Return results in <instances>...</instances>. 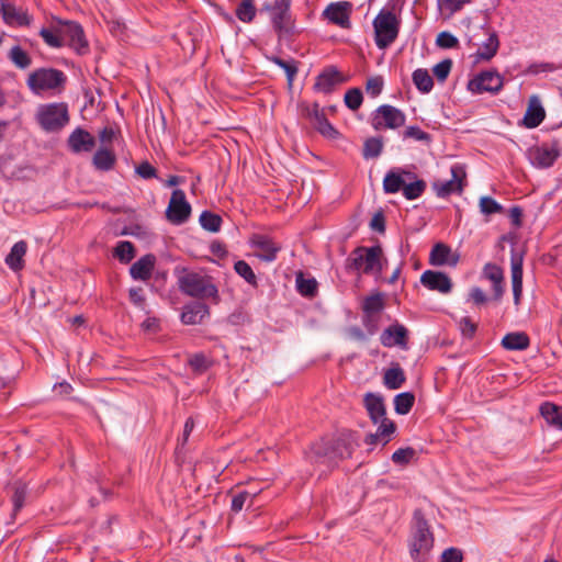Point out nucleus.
Masks as SVG:
<instances>
[{
	"label": "nucleus",
	"mask_w": 562,
	"mask_h": 562,
	"mask_svg": "<svg viewBox=\"0 0 562 562\" xmlns=\"http://www.w3.org/2000/svg\"><path fill=\"white\" fill-rule=\"evenodd\" d=\"M356 447H358V442L355 434L344 430L336 438L322 439L313 445L310 458L312 462L330 465L339 460L350 458Z\"/></svg>",
	"instance_id": "f257e3e1"
},
{
	"label": "nucleus",
	"mask_w": 562,
	"mask_h": 562,
	"mask_svg": "<svg viewBox=\"0 0 562 562\" xmlns=\"http://www.w3.org/2000/svg\"><path fill=\"white\" fill-rule=\"evenodd\" d=\"M292 0L266 1L260 13L268 15L272 30L279 40L289 38L295 32V18L291 11Z\"/></svg>",
	"instance_id": "f03ea898"
},
{
	"label": "nucleus",
	"mask_w": 562,
	"mask_h": 562,
	"mask_svg": "<svg viewBox=\"0 0 562 562\" xmlns=\"http://www.w3.org/2000/svg\"><path fill=\"white\" fill-rule=\"evenodd\" d=\"M395 3H389L374 18V42L378 48L385 49L397 38L401 29V18L394 12Z\"/></svg>",
	"instance_id": "7ed1b4c3"
},
{
	"label": "nucleus",
	"mask_w": 562,
	"mask_h": 562,
	"mask_svg": "<svg viewBox=\"0 0 562 562\" xmlns=\"http://www.w3.org/2000/svg\"><path fill=\"white\" fill-rule=\"evenodd\" d=\"M415 531L411 542V557L422 562L434 546V537L420 510L414 513Z\"/></svg>",
	"instance_id": "20e7f679"
},
{
	"label": "nucleus",
	"mask_w": 562,
	"mask_h": 562,
	"mask_svg": "<svg viewBox=\"0 0 562 562\" xmlns=\"http://www.w3.org/2000/svg\"><path fill=\"white\" fill-rule=\"evenodd\" d=\"M36 120L45 132H58L69 122L68 106L65 103L41 105L36 113Z\"/></svg>",
	"instance_id": "39448f33"
},
{
	"label": "nucleus",
	"mask_w": 562,
	"mask_h": 562,
	"mask_svg": "<svg viewBox=\"0 0 562 562\" xmlns=\"http://www.w3.org/2000/svg\"><path fill=\"white\" fill-rule=\"evenodd\" d=\"M180 290L193 297L217 299V288L210 281L209 278L203 277L195 272H188L179 278Z\"/></svg>",
	"instance_id": "423d86ee"
},
{
	"label": "nucleus",
	"mask_w": 562,
	"mask_h": 562,
	"mask_svg": "<svg viewBox=\"0 0 562 562\" xmlns=\"http://www.w3.org/2000/svg\"><path fill=\"white\" fill-rule=\"evenodd\" d=\"M300 114L302 117L308 120L313 127L324 137L336 139L339 132L329 123L326 117L325 110L318 103L312 104L303 101L299 104Z\"/></svg>",
	"instance_id": "0eeeda50"
},
{
	"label": "nucleus",
	"mask_w": 562,
	"mask_h": 562,
	"mask_svg": "<svg viewBox=\"0 0 562 562\" xmlns=\"http://www.w3.org/2000/svg\"><path fill=\"white\" fill-rule=\"evenodd\" d=\"M65 81L66 77L63 71L53 68H41L30 74L27 86L33 92L40 93L56 89L63 86Z\"/></svg>",
	"instance_id": "6e6552de"
},
{
	"label": "nucleus",
	"mask_w": 562,
	"mask_h": 562,
	"mask_svg": "<svg viewBox=\"0 0 562 562\" xmlns=\"http://www.w3.org/2000/svg\"><path fill=\"white\" fill-rule=\"evenodd\" d=\"M451 179L448 181H434L431 187L438 198H447L452 193H461L465 186L467 172L462 165L454 164L451 169Z\"/></svg>",
	"instance_id": "1a4fd4ad"
},
{
	"label": "nucleus",
	"mask_w": 562,
	"mask_h": 562,
	"mask_svg": "<svg viewBox=\"0 0 562 562\" xmlns=\"http://www.w3.org/2000/svg\"><path fill=\"white\" fill-rule=\"evenodd\" d=\"M191 215V205L186 199V193L176 189L171 193V198L166 210V216L172 224L180 225L188 221Z\"/></svg>",
	"instance_id": "9d476101"
},
{
	"label": "nucleus",
	"mask_w": 562,
	"mask_h": 562,
	"mask_svg": "<svg viewBox=\"0 0 562 562\" xmlns=\"http://www.w3.org/2000/svg\"><path fill=\"white\" fill-rule=\"evenodd\" d=\"M405 114L396 109L395 106L384 104L375 110V114L372 120V126L374 130L381 128H397L405 124Z\"/></svg>",
	"instance_id": "9b49d317"
},
{
	"label": "nucleus",
	"mask_w": 562,
	"mask_h": 562,
	"mask_svg": "<svg viewBox=\"0 0 562 562\" xmlns=\"http://www.w3.org/2000/svg\"><path fill=\"white\" fill-rule=\"evenodd\" d=\"M560 148L558 142L550 144L544 143L540 146L531 147L528 150V157L532 166L537 168H549L560 156Z\"/></svg>",
	"instance_id": "f8f14e48"
},
{
	"label": "nucleus",
	"mask_w": 562,
	"mask_h": 562,
	"mask_svg": "<svg viewBox=\"0 0 562 562\" xmlns=\"http://www.w3.org/2000/svg\"><path fill=\"white\" fill-rule=\"evenodd\" d=\"M60 34L63 38V46L68 44L78 54H86L88 52V42L85 38L83 29L80 24L67 21L61 24Z\"/></svg>",
	"instance_id": "ddd939ff"
},
{
	"label": "nucleus",
	"mask_w": 562,
	"mask_h": 562,
	"mask_svg": "<svg viewBox=\"0 0 562 562\" xmlns=\"http://www.w3.org/2000/svg\"><path fill=\"white\" fill-rule=\"evenodd\" d=\"M503 88V78L496 71H482L468 82V89L473 93H497Z\"/></svg>",
	"instance_id": "4468645a"
},
{
	"label": "nucleus",
	"mask_w": 562,
	"mask_h": 562,
	"mask_svg": "<svg viewBox=\"0 0 562 562\" xmlns=\"http://www.w3.org/2000/svg\"><path fill=\"white\" fill-rule=\"evenodd\" d=\"M351 11L352 4L348 1L331 2L323 11V16L333 24L348 29L350 27Z\"/></svg>",
	"instance_id": "2eb2a0df"
},
{
	"label": "nucleus",
	"mask_w": 562,
	"mask_h": 562,
	"mask_svg": "<svg viewBox=\"0 0 562 562\" xmlns=\"http://www.w3.org/2000/svg\"><path fill=\"white\" fill-rule=\"evenodd\" d=\"M250 245L258 250L257 257L267 262L276 260L278 252L281 250V246L279 244L269 236L262 234H255L250 238Z\"/></svg>",
	"instance_id": "dca6fc26"
},
{
	"label": "nucleus",
	"mask_w": 562,
	"mask_h": 562,
	"mask_svg": "<svg viewBox=\"0 0 562 562\" xmlns=\"http://www.w3.org/2000/svg\"><path fill=\"white\" fill-rule=\"evenodd\" d=\"M407 340L408 329L397 322L386 327L380 336L381 344L387 348L397 346L407 349Z\"/></svg>",
	"instance_id": "f3484780"
},
{
	"label": "nucleus",
	"mask_w": 562,
	"mask_h": 562,
	"mask_svg": "<svg viewBox=\"0 0 562 562\" xmlns=\"http://www.w3.org/2000/svg\"><path fill=\"white\" fill-rule=\"evenodd\" d=\"M420 283L431 291L448 294L452 290V281L447 273L441 271L426 270L420 276Z\"/></svg>",
	"instance_id": "a211bd4d"
},
{
	"label": "nucleus",
	"mask_w": 562,
	"mask_h": 562,
	"mask_svg": "<svg viewBox=\"0 0 562 562\" xmlns=\"http://www.w3.org/2000/svg\"><path fill=\"white\" fill-rule=\"evenodd\" d=\"M522 262L524 256L516 249H512L510 268H512V288L515 305H519L522 295Z\"/></svg>",
	"instance_id": "6ab92c4d"
},
{
	"label": "nucleus",
	"mask_w": 562,
	"mask_h": 562,
	"mask_svg": "<svg viewBox=\"0 0 562 562\" xmlns=\"http://www.w3.org/2000/svg\"><path fill=\"white\" fill-rule=\"evenodd\" d=\"M67 145L74 154L90 153L95 147V138L88 131L77 127L69 135Z\"/></svg>",
	"instance_id": "aec40b11"
},
{
	"label": "nucleus",
	"mask_w": 562,
	"mask_h": 562,
	"mask_svg": "<svg viewBox=\"0 0 562 562\" xmlns=\"http://www.w3.org/2000/svg\"><path fill=\"white\" fill-rule=\"evenodd\" d=\"M363 265L362 268L363 274H381L383 271V250L380 245H375L372 247H366V251H363Z\"/></svg>",
	"instance_id": "412c9836"
},
{
	"label": "nucleus",
	"mask_w": 562,
	"mask_h": 562,
	"mask_svg": "<svg viewBox=\"0 0 562 562\" xmlns=\"http://www.w3.org/2000/svg\"><path fill=\"white\" fill-rule=\"evenodd\" d=\"M459 262V255L453 254L450 246L443 243H437L431 248L429 255V263L431 266H445L456 267Z\"/></svg>",
	"instance_id": "4be33fe9"
},
{
	"label": "nucleus",
	"mask_w": 562,
	"mask_h": 562,
	"mask_svg": "<svg viewBox=\"0 0 562 562\" xmlns=\"http://www.w3.org/2000/svg\"><path fill=\"white\" fill-rule=\"evenodd\" d=\"M342 81L341 74L335 67H327L316 77L314 89L323 93H330Z\"/></svg>",
	"instance_id": "5701e85b"
},
{
	"label": "nucleus",
	"mask_w": 562,
	"mask_h": 562,
	"mask_svg": "<svg viewBox=\"0 0 562 562\" xmlns=\"http://www.w3.org/2000/svg\"><path fill=\"white\" fill-rule=\"evenodd\" d=\"M210 315L209 306L202 302H192L183 307L181 321L186 325L201 324Z\"/></svg>",
	"instance_id": "b1692460"
},
{
	"label": "nucleus",
	"mask_w": 562,
	"mask_h": 562,
	"mask_svg": "<svg viewBox=\"0 0 562 562\" xmlns=\"http://www.w3.org/2000/svg\"><path fill=\"white\" fill-rule=\"evenodd\" d=\"M156 257L151 254L140 257L130 268V274L134 280L147 281L155 268Z\"/></svg>",
	"instance_id": "393cba45"
},
{
	"label": "nucleus",
	"mask_w": 562,
	"mask_h": 562,
	"mask_svg": "<svg viewBox=\"0 0 562 562\" xmlns=\"http://www.w3.org/2000/svg\"><path fill=\"white\" fill-rule=\"evenodd\" d=\"M364 407L373 424H378L386 415L383 398L373 393H367L363 398Z\"/></svg>",
	"instance_id": "a878e982"
},
{
	"label": "nucleus",
	"mask_w": 562,
	"mask_h": 562,
	"mask_svg": "<svg viewBox=\"0 0 562 562\" xmlns=\"http://www.w3.org/2000/svg\"><path fill=\"white\" fill-rule=\"evenodd\" d=\"M0 11L4 23L10 26H24L29 25L31 22V18L25 12L16 10L11 3H2Z\"/></svg>",
	"instance_id": "bb28decb"
},
{
	"label": "nucleus",
	"mask_w": 562,
	"mask_h": 562,
	"mask_svg": "<svg viewBox=\"0 0 562 562\" xmlns=\"http://www.w3.org/2000/svg\"><path fill=\"white\" fill-rule=\"evenodd\" d=\"M544 117L546 112L543 106L536 97L531 98L524 116L525 126L528 128H535L542 123Z\"/></svg>",
	"instance_id": "cd10ccee"
},
{
	"label": "nucleus",
	"mask_w": 562,
	"mask_h": 562,
	"mask_svg": "<svg viewBox=\"0 0 562 562\" xmlns=\"http://www.w3.org/2000/svg\"><path fill=\"white\" fill-rule=\"evenodd\" d=\"M402 175L406 176L407 179L415 177L414 173L405 170L401 172L389 171L383 180V190L385 193H397L400 190H403L405 179Z\"/></svg>",
	"instance_id": "c85d7f7f"
},
{
	"label": "nucleus",
	"mask_w": 562,
	"mask_h": 562,
	"mask_svg": "<svg viewBox=\"0 0 562 562\" xmlns=\"http://www.w3.org/2000/svg\"><path fill=\"white\" fill-rule=\"evenodd\" d=\"M116 157L114 151L106 147L99 148L92 157L93 167L100 171L111 170L114 167Z\"/></svg>",
	"instance_id": "c756f323"
},
{
	"label": "nucleus",
	"mask_w": 562,
	"mask_h": 562,
	"mask_svg": "<svg viewBox=\"0 0 562 562\" xmlns=\"http://www.w3.org/2000/svg\"><path fill=\"white\" fill-rule=\"evenodd\" d=\"M27 244L24 240L15 243L9 255L5 257V263L13 271H19L24 267L23 257L26 254Z\"/></svg>",
	"instance_id": "7c9ffc66"
},
{
	"label": "nucleus",
	"mask_w": 562,
	"mask_h": 562,
	"mask_svg": "<svg viewBox=\"0 0 562 562\" xmlns=\"http://www.w3.org/2000/svg\"><path fill=\"white\" fill-rule=\"evenodd\" d=\"M529 345L530 339L524 331L509 333L502 339V346L506 350H525Z\"/></svg>",
	"instance_id": "2f4dec72"
},
{
	"label": "nucleus",
	"mask_w": 562,
	"mask_h": 562,
	"mask_svg": "<svg viewBox=\"0 0 562 562\" xmlns=\"http://www.w3.org/2000/svg\"><path fill=\"white\" fill-rule=\"evenodd\" d=\"M540 413L548 424L562 429V407L561 406L546 402L540 406Z\"/></svg>",
	"instance_id": "473e14b6"
},
{
	"label": "nucleus",
	"mask_w": 562,
	"mask_h": 562,
	"mask_svg": "<svg viewBox=\"0 0 562 562\" xmlns=\"http://www.w3.org/2000/svg\"><path fill=\"white\" fill-rule=\"evenodd\" d=\"M498 47L499 41L496 32H490L487 40L483 43L482 47L476 53L477 59H492L496 55Z\"/></svg>",
	"instance_id": "72a5a7b5"
},
{
	"label": "nucleus",
	"mask_w": 562,
	"mask_h": 562,
	"mask_svg": "<svg viewBox=\"0 0 562 562\" xmlns=\"http://www.w3.org/2000/svg\"><path fill=\"white\" fill-rule=\"evenodd\" d=\"M363 251H366V246H358L350 252L345 262L348 272L362 273V268H364Z\"/></svg>",
	"instance_id": "f704fd0d"
},
{
	"label": "nucleus",
	"mask_w": 562,
	"mask_h": 562,
	"mask_svg": "<svg viewBox=\"0 0 562 562\" xmlns=\"http://www.w3.org/2000/svg\"><path fill=\"white\" fill-rule=\"evenodd\" d=\"M405 380L406 378L404 371L398 364L390 368L384 373V384L390 390L400 389L405 382Z\"/></svg>",
	"instance_id": "c9c22d12"
},
{
	"label": "nucleus",
	"mask_w": 562,
	"mask_h": 562,
	"mask_svg": "<svg viewBox=\"0 0 562 562\" xmlns=\"http://www.w3.org/2000/svg\"><path fill=\"white\" fill-rule=\"evenodd\" d=\"M413 82L422 93H428L434 87V80L427 69L418 68L413 72Z\"/></svg>",
	"instance_id": "e433bc0d"
},
{
	"label": "nucleus",
	"mask_w": 562,
	"mask_h": 562,
	"mask_svg": "<svg viewBox=\"0 0 562 562\" xmlns=\"http://www.w3.org/2000/svg\"><path fill=\"white\" fill-rule=\"evenodd\" d=\"M113 256L122 263H128L135 257V247L128 240H121L116 244Z\"/></svg>",
	"instance_id": "4c0bfd02"
},
{
	"label": "nucleus",
	"mask_w": 562,
	"mask_h": 562,
	"mask_svg": "<svg viewBox=\"0 0 562 562\" xmlns=\"http://www.w3.org/2000/svg\"><path fill=\"white\" fill-rule=\"evenodd\" d=\"M384 307L383 297L380 293L370 295L364 299L362 310L368 318L376 316Z\"/></svg>",
	"instance_id": "58836bf2"
},
{
	"label": "nucleus",
	"mask_w": 562,
	"mask_h": 562,
	"mask_svg": "<svg viewBox=\"0 0 562 562\" xmlns=\"http://www.w3.org/2000/svg\"><path fill=\"white\" fill-rule=\"evenodd\" d=\"M257 9L252 0H241L235 10L237 19L244 23H251L256 18Z\"/></svg>",
	"instance_id": "ea45409f"
},
{
	"label": "nucleus",
	"mask_w": 562,
	"mask_h": 562,
	"mask_svg": "<svg viewBox=\"0 0 562 562\" xmlns=\"http://www.w3.org/2000/svg\"><path fill=\"white\" fill-rule=\"evenodd\" d=\"M199 222L205 231L217 233L221 229L222 217L213 212L203 211L200 215Z\"/></svg>",
	"instance_id": "a19ab883"
},
{
	"label": "nucleus",
	"mask_w": 562,
	"mask_h": 562,
	"mask_svg": "<svg viewBox=\"0 0 562 562\" xmlns=\"http://www.w3.org/2000/svg\"><path fill=\"white\" fill-rule=\"evenodd\" d=\"M415 396L409 392L400 393L394 397V408L400 415H406L412 409Z\"/></svg>",
	"instance_id": "79ce46f5"
},
{
	"label": "nucleus",
	"mask_w": 562,
	"mask_h": 562,
	"mask_svg": "<svg viewBox=\"0 0 562 562\" xmlns=\"http://www.w3.org/2000/svg\"><path fill=\"white\" fill-rule=\"evenodd\" d=\"M426 182L422 179L415 180L411 183L404 182L403 195L407 200H415L419 198L426 190Z\"/></svg>",
	"instance_id": "37998d69"
},
{
	"label": "nucleus",
	"mask_w": 562,
	"mask_h": 562,
	"mask_svg": "<svg viewBox=\"0 0 562 562\" xmlns=\"http://www.w3.org/2000/svg\"><path fill=\"white\" fill-rule=\"evenodd\" d=\"M10 60L21 69L27 68L32 60L26 52H24L20 46H13L9 52Z\"/></svg>",
	"instance_id": "c03bdc74"
},
{
	"label": "nucleus",
	"mask_w": 562,
	"mask_h": 562,
	"mask_svg": "<svg viewBox=\"0 0 562 562\" xmlns=\"http://www.w3.org/2000/svg\"><path fill=\"white\" fill-rule=\"evenodd\" d=\"M382 149V139L378 137H371L364 142L362 155L366 159L376 158L381 155Z\"/></svg>",
	"instance_id": "a18cd8bd"
},
{
	"label": "nucleus",
	"mask_w": 562,
	"mask_h": 562,
	"mask_svg": "<svg viewBox=\"0 0 562 562\" xmlns=\"http://www.w3.org/2000/svg\"><path fill=\"white\" fill-rule=\"evenodd\" d=\"M234 270L248 284L254 285V286L257 285V277H256L252 268L245 260L236 261L234 265Z\"/></svg>",
	"instance_id": "49530a36"
},
{
	"label": "nucleus",
	"mask_w": 562,
	"mask_h": 562,
	"mask_svg": "<svg viewBox=\"0 0 562 562\" xmlns=\"http://www.w3.org/2000/svg\"><path fill=\"white\" fill-rule=\"evenodd\" d=\"M296 289L303 296H314L317 291V282L315 279H305L303 273L296 277Z\"/></svg>",
	"instance_id": "de8ad7c7"
},
{
	"label": "nucleus",
	"mask_w": 562,
	"mask_h": 562,
	"mask_svg": "<svg viewBox=\"0 0 562 562\" xmlns=\"http://www.w3.org/2000/svg\"><path fill=\"white\" fill-rule=\"evenodd\" d=\"M379 423L380 425L376 429V434L381 437V442L386 445L396 429L395 424L386 417L381 418Z\"/></svg>",
	"instance_id": "09e8293b"
},
{
	"label": "nucleus",
	"mask_w": 562,
	"mask_h": 562,
	"mask_svg": "<svg viewBox=\"0 0 562 562\" xmlns=\"http://www.w3.org/2000/svg\"><path fill=\"white\" fill-rule=\"evenodd\" d=\"M272 60L276 65H278L280 68L284 70L288 79V85L291 87L294 81V78L297 75V67L295 65V61L284 60L279 57H274Z\"/></svg>",
	"instance_id": "8fccbe9b"
},
{
	"label": "nucleus",
	"mask_w": 562,
	"mask_h": 562,
	"mask_svg": "<svg viewBox=\"0 0 562 562\" xmlns=\"http://www.w3.org/2000/svg\"><path fill=\"white\" fill-rule=\"evenodd\" d=\"M27 488L24 484L18 483L14 485L12 495L13 515H15L23 506L26 498Z\"/></svg>",
	"instance_id": "3c124183"
},
{
	"label": "nucleus",
	"mask_w": 562,
	"mask_h": 562,
	"mask_svg": "<svg viewBox=\"0 0 562 562\" xmlns=\"http://www.w3.org/2000/svg\"><path fill=\"white\" fill-rule=\"evenodd\" d=\"M363 101L362 91L358 88L349 89L345 94V104L352 111L358 110Z\"/></svg>",
	"instance_id": "603ef678"
},
{
	"label": "nucleus",
	"mask_w": 562,
	"mask_h": 562,
	"mask_svg": "<svg viewBox=\"0 0 562 562\" xmlns=\"http://www.w3.org/2000/svg\"><path fill=\"white\" fill-rule=\"evenodd\" d=\"M480 211L485 215L501 213L503 206L491 196H482L480 199Z\"/></svg>",
	"instance_id": "864d4df0"
},
{
	"label": "nucleus",
	"mask_w": 562,
	"mask_h": 562,
	"mask_svg": "<svg viewBox=\"0 0 562 562\" xmlns=\"http://www.w3.org/2000/svg\"><path fill=\"white\" fill-rule=\"evenodd\" d=\"M483 276L493 284L504 281V273L501 267L495 263L488 262L483 268Z\"/></svg>",
	"instance_id": "5fc2aeb1"
},
{
	"label": "nucleus",
	"mask_w": 562,
	"mask_h": 562,
	"mask_svg": "<svg viewBox=\"0 0 562 562\" xmlns=\"http://www.w3.org/2000/svg\"><path fill=\"white\" fill-rule=\"evenodd\" d=\"M189 364L195 373H203L210 368L211 361L203 353H196L189 359Z\"/></svg>",
	"instance_id": "6e6d98bb"
},
{
	"label": "nucleus",
	"mask_w": 562,
	"mask_h": 562,
	"mask_svg": "<svg viewBox=\"0 0 562 562\" xmlns=\"http://www.w3.org/2000/svg\"><path fill=\"white\" fill-rule=\"evenodd\" d=\"M416 451L412 447L400 448L392 454V461L395 464H407L414 458Z\"/></svg>",
	"instance_id": "4d7b16f0"
},
{
	"label": "nucleus",
	"mask_w": 562,
	"mask_h": 562,
	"mask_svg": "<svg viewBox=\"0 0 562 562\" xmlns=\"http://www.w3.org/2000/svg\"><path fill=\"white\" fill-rule=\"evenodd\" d=\"M40 35L44 40V42L50 47L58 48L63 46L60 29L58 30V33L55 34L50 30L44 27L40 31Z\"/></svg>",
	"instance_id": "13d9d810"
},
{
	"label": "nucleus",
	"mask_w": 562,
	"mask_h": 562,
	"mask_svg": "<svg viewBox=\"0 0 562 562\" xmlns=\"http://www.w3.org/2000/svg\"><path fill=\"white\" fill-rule=\"evenodd\" d=\"M436 44H437V46H439L441 48L448 49V48H456V47H458L459 46V41L451 33H449L447 31H443V32H440L437 35Z\"/></svg>",
	"instance_id": "bf43d9fd"
},
{
	"label": "nucleus",
	"mask_w": 562,
	"mask_h": 562,
	"mask_svg": "<svg viewBox=\"0 0 562 562\" xmlns=\"http://www.w3.org/2000/svg\"><path fill=\"white\" fill-rule=\"evenodd\" d=\"M383 79L380 76L371 77L367 80L366 91L372 98H376L383 89Z\"/></svg>",
	"instance_id": "052dcab7"
},
{
	"label": "nucleus",
	"mask_w": 562,
	"mask_h": 562,
	"mask_svg": "<svg viewBox=\"0 0 562 562\" xmlns=\"http://www.w3.org/2000/svg\"><path fill=\"white\" fill-rule=\"evenodd\" d=\"M452 60L443 59L434 67L432 71L439 81H445L450 74Z\"/></svg>",
	"instance_id": "680f3d73"
},
{
	"label": "nucleus",
	"mask_w": 562,
	"mask_h": 562,
	"mask_svg": "<svg viewBox=\"0 0 562 562\" xmlns=\"http://www.w3.org/2000/svg\"><path fill=\"white\" fill-rule=\"evenodd\" d=\"M459 327L462 333V336L468 339L473 338V336L475 335L476 328H477L476 324L474 322H472V319L468 316L462 317L460 319Z\"/></svg>",
	"instance_id": "e2e57ef3"
},
{
	"label": "nucleus",
	"mask_w": 562,
	"mask_h": 562,
	"mask_svg": "<svg viewBox=\"0 0 562 562\" xmlns=\"http://www.w3.org/2000/svg\"><path fill=\"white\" fill-rule=\"evenodd\" d=\"M405 138H414L422 142H430L431 137L428 133L420 130L418 126H408L404 132Z\"/></svg>",
	"instance_id": "0e129e2a"
},
{
	"label": "nucleus",
	"mask_w": 562,
	"mask_h": 562,
	"mask_svg": "<svg viewBox=\"0 0 562 562\" xmlns=\"http://www.w3.org/2000/svg\"><path fill=\"white\" fill-rule=\"evenodd\" d=\"M136 173L143 179H151L157 176V170L148 161H143L136 167Z\"/></svg>",
	"instance_id": "69168bd1"
},
{
	"label": "nucleus",
	"mask_w": 562,
	"mask_h": 562,
	"mask_svg": "<svg viewBox=\"0 0 562 562\" xmlns=\"http://www.w3.org/2000/svg\"><path fill=\"white\" fill-rule=\"evenodd\" d=\"M462 551L457 548H448L441 554V562H462Z\"/></svg>",
	"instance_id": "338daca9"
},
{
	"label": "nucleus",
	"mask_w": 562,
	"mask_h": 562,
	"mask_svg": "<svg viewBox=\"0 0 562 562\" xmlns=\"http://www.w3.org/2000/svg\"><path fill=\"white\" fill-rule=\"evenodd\" d=\"M250 497V494L248 492H240L236 495H234L232 499V506L231 509L234 513H239L246 503V501Z\"/></svg>",
	"instance_id": "774afa93"
}]
</instances>
